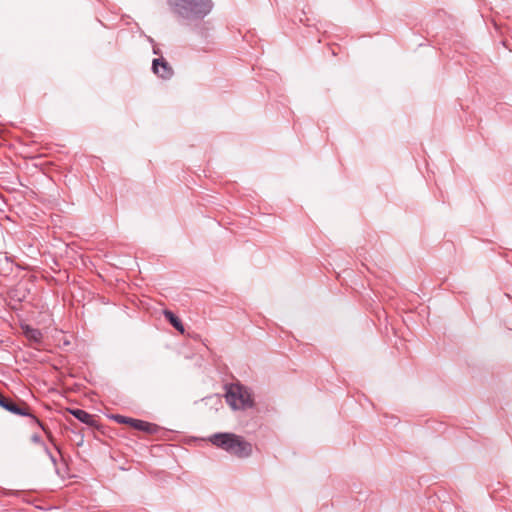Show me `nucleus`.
<instances>
[{
  "instance_id": "f257e3e1",
  "label": "nucleus",
  "mask_w": 512,
  "mask_h": 512,
  "mask_svg": "<svg viewBox=\"0 0 512 512\" xmlns=\"http://www.w3.org/2000/svg\"><path fill=\"white\" fill-rule=\"evenodd\" d=\"M215 446L226 450L239 458H246L252 454V445L243 437L233 433H218L210 437Z\"/></svg>"
},
{
  "instance_id": "f03ea898",
  "label": "nucleus",
  "mask_w": 512,
  "mask_h": 512,
  "mask_svg": "<svg viewBox=\"0 0 512 512\" xmlns=\"http://www.w3.org/2000/svg\"><path fill=\"white\" fill-rule=\"evenodd\" d=\"M169 4L184 18L204 16L212 8L211 0H169Z\"/></svg>"
},
{
  "instance_id": "7ed1b4c3",
  "label": "nucleus",
  "mask_w": 512,
  "mask_h": 512,
  "mask_svg": "<svg viewBox=\"0 0 512 512\" xmlns=\"http://www.w3.org/2000/svg\"><path fill=\"white\" fill-rule=\"evenodd\" d=\"M226 401L230 407L236 409H246L252 406L253 401L249 391L240 384H232L226 392Z\"/></svg>"
},
{
  "instance_id": "20e7f679",
  "label": "nucleus",
  "mask_w": 512,
  "mask_h": 512,
  "mask_svg": "<svg viewBox=\"0 0 512 512\" xmlns=\"http://www.w3.org/2000/svg\"><path fill=\"white\" fill-rule=\"evenodd\" d=\"M113 418L118 423L127 424L136 430L143 431L148 434H154L159 430V427L156 424L143 420L133 419L122 415H115Z\"/></svg>"
},
{
  "instance_id": "39448f33",
  "label": "nucleus",
  "mask_w": 512,
  "mask_h": 512,
  "mask_svg": "<svg viewBox=\"0 0 512 512\" xmlns=\"http://www.w3.org/2000/svg\"><path fill=\"white\" fill-rule=\"evenodd\" d=\"M0 406L14 414H17V415H28L29 414V408L27 405L22 404L21 406H19L16 403L12 402L11 400L5 398L1 393H0Z\"/></svg>"
},
{
  "instance_id": "423d86ee",
  "label": "nucleus",
  "mask_w": 512,
  "mask_h": 512,
  "mask_svg": "<svg viewBox=\"0 0 512 512\" xmlns=\"http://www.w3.org/2000/svg\"><path fill=\"white\" fill-rule=\"evenodd\" d=\"M153 71L163 79H169L173 75L172 67L164 59L153 60Z\"/></svg>"
},
{
  "instance_id": "0eeeda50",
  "label": "nucleus",
  "mask_w": 512,
  "mask_h": 512,
  "mask_svg": "<svg viewBox=\"0 0 512 512\" xmlns=\"http://www.w3.org/2000/svg\"><path fill=\"white\" fill-rule=\"evenodd\" d=\"M23 333L25 337L34 345L39 346L43 340V334L40 330L32 328L28 325L23 326Z\"/></svg>"
},
{
  "instance_id": "6e6552de",
  "label": "nucleus",
  "mask_w": 512,
  "mask_h": 512,
  "mask_svg": "<svg viewBox=\"0 0 512 512\" xmlns=\"http://www.w3.org/2000/svg\"><path fill=\"white\" fill-rule=\"evenodd\" d=\"M69 412L82 423H85L91 427L96 426L95 416L89 414L88 412L81 409H70Z\"/></svg>"
},
{
  "instance_id": "1a4fd4ad",
  "label": "nucleus",
  "mask_w": 512,
  "mask_h": 512,
  "mask_svg": "<svg viewBox=\"0 0 512 512\" xmlns=\"http://www.w3.org/2000/svg\"><path fill=\"white\" fill-rule=\"evenodd\" d=\"M163 314L176 330H178L181 334L185 332L184 326L180 319L176 317L170 310H164Z\"/></svg>"
},
{
  "instance_id": "9d476101",
  "label": "nucleus",
  "mask_w": 512,
  "mask_h": 512,
  "mask_svg": "<svg viewBox=\"0 0 512 512\" xmlns=\"http://www.w3.org/2000/svg\"><path fill=\"white\" fill-rule=\"evenodd\" d=\"M36 422H38V425H39V426H42V423H41V422H39V419H36Z\"/></svg>"
},
{
  "instance_id": "9b49d317",
  "label": "nucleus",
  "mask_w": 512,
  "mask_h": 512,
  "mask_svg": "<svg viewBox=\"0 0 512 512\" xmlns=\"http://www.w3.org/2000/svg\"><path fill=\"white\" fill-rule=\"evenodd\" d=\"M36 422H38V425H39V426H42V423H41V422H39V419H36Z\"/></svg>"
},
{
  "instance_id": "f8f14e48",
  "label": "nucleus",
  "mask_w": 512,
  "mask_h": 512,
  "mask_svg": "<svg viewBox=\"0 0 512 512\" xmlns=\"http://www.w3.org/2000/svg\"><path fill=\"white\" fill-rule=\"evenodd\" d=\"M36 422H38V425H39V426H42V423H41V422H39V419H36Z\"/></svg>"
}]
</instances>
